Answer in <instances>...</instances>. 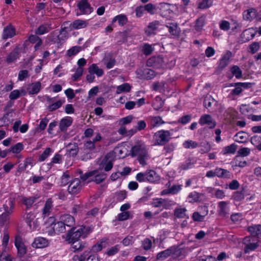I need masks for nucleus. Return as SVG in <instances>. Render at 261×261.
Instances as JSON below:
<instances>
[{
    "instance_id": "19",
    "label": "nucleus",
    "mask_w": 261,
    "mask_h": 261,
    "mask_svg": "<svg viewBox=\"0 0 261 261\" xmlns=\"http://www.w3.org/2000/svg\"><path fill=\"white\" fill-rule=\"evenodd\" d=\"M53 202L51 198L47 199L45 201L42 208V215L43 217H47L50 214L53 206Z\"/></svg>"
},
{
    "instance_id": "42",
    "label": "nucleus",
    "mask_w": 261,
    "mask_h": 261,
    "mask_svg": "<svg viewBox=\"0 0 261 261\" xmlns=\"http://www.w3.org/2000/svg\"><path fill=\"white\" fill-rule=\"evenodd\" d=\"M19 58V53L17 49H14L7 56L6 61L8 63H11L17 60Z\"/></svg>"
},
{
    "instance_id": "11",
    "label": "nucleus",
    "mask_w": 261,
    "mask_h": 261,
    "mask_svg": "<svg viewBox=\"0 0 261 261\" xmlns=\"http://www.w3.org/2000/svg\"><path fill=\"white\" fill-rule=\"evenodd\" d=\"M256 33H257L259 35H261V30L260 28L258 31H256V29L252 28H249L243 31L242 34V38L245 41H249L254 38Z\"/></svg>"
},
{
    "instance_id": "49",
    "label": "nucleus",
    "mask_w": 261,
    "mask_h": 261,
    "mask_svg": "<svg viewBox=\"0 0 261 261\" xmlns=\"http://www.w3.org/2000/svg\"><path fill=\"white\" fill-rule=\"evenodd\" d=\"M251 142L259 150H261V137L258 135H254L251 138Z\"/></svg>"
},
{
    "instance_id": "45",
    "label": "nucleus",
    "mask_w": 261,
    "mask_h": 261,
    "mask_svg": "<svg viewBox=\"0 0 261 261\" xmlns=\"http://www.w3.org/2000/svg\"><path fill=\"white\" fill-rule=\"evenodd\" d=\"M115 153L111 151L105 156L101 163H112L115 161Z\"/></svg>"
},
{
    "instance_id": "62",
    "label": "nucleus",
    "mask_w": 261,
    "mask_h": 261,
    "mask_svg": "<svg viewBox=\"0 0 261 261\" xmlns=\"http://www.w3.org/2000/svg\"><path fill=\"white\" fill-rule=\"evenodd\" d=\"M113 21H118V22L120 25H123L127 22V18L124 15H118L114 18Z\"/></svg>"
},
{
    "instance_id": "12",
    "label": "nucleus",
    "mask_w": 261,
    "mask_h": 261,
    "mask_svg": "<svg viewBox=\"0 0 261 261\" xmlns=\"http://www.w3.org/2000/svg\"><path fill=\"white\" fill-rule=\"evenodd\" d=\"M131 145L129 143H125L115 149V151L118 153L120 158L130 155V150H129Z\"/></svg>"
},
{
    "instance_id": "37",
    "label": "nucleus",
    "mask_w": 261,
    "mask_h": 261,
    "mask_svg": "<svg viewBox=\"0 0 261 261\" xmlns=\"http://www.w3.org/2000/svg\"><path fill=\"white\" fill-rule=\"evenodd\" d=\"M166 84L164 81L155 82L152 85V89L160 92H164L166 88Z\"/></svg>"
},
{
    "instance_id": "39",
    "label": "nucleus",
    "mask_w": 261,
    "mask_h": 261,
    "mask_svg": "<svg viewBox=\"0 0 261 261\" xmlns=\"http://www.w3.org/2000/svg\"><path fill=\"white\" fill-rule=\"evenodd\" d=\"M25 95V91L24 90H14L11 92L9 94V98L10 100H15L19 97H20L21 95Z\"/></svg>"
},
{
    "instance_id": "6",
    "label": "nucleus",
    "mask_w": 261,
    "mask_h": 261,
    "mask_svg": "<svg viewBox=\"0 0 261 261\" xmlns=\"http://www.w3.org/2000/svg\"><path fill=\"white\" fill-rule=\"evenodd\" d=\"M146 64L148 67H152L155 69L164 68L165 64L162 57H152L149 58L146 62Z\"/></svg>"
},
{
    "instance_id": "18",
    "label": "nucleus",
    "mask_w": 261,
    "mask_h": 261,
    "mask_svg": "<svg viewBox=\"0 0 261 261\" xmlns=\"http://www.w3.org/2000/svg\"><path fill=\"white\" fill-rule=\"evenodd\" d=\"M41 87V83L38 81L30 84L27 88V91L30 95L37 94L39 92Z\"/></svg>"
},
{
    "instance_id": "53",
    "label": "nucleus",
    "mask_w": 261,
    "mask_h": 261,
    "mask_svg": "<svg viewBox=\"0 0 261 261\" xmlns=\"http://www.w3.org/2000/svg\"><path fill=\"white\" fill-rule=\"evenodd\" d=\"M175 204V202L170 199H163L162 203V207L166 210H170L172 207Z\"/></svg>"
},
{
    "instance_id": "4",
    "label": "nucleus",
    "mask_w": 261,
    "mask_h": 261,
    "mask_svg": "<svg viewBox=\"0 0 261 261\" xmlns=\"http://www.w3.org/2000/svg\"><path fill=\"white\" fill-rule=\"evenodd\" d=\"M76 15H89L93 11V8L87 0H81L77 5Z\"/></svg>"
},
{
    "instance_id": "27",
    "label": "nucleus",
    "mask_w": 261,
    "mask_h": 261,
    "mask_svg": "<svg viewBox=\"0 0 261 261\" xmlns=\"http://www.w3.org/2000/svg\"><path fill=\"white\" fill-rule=\"evenodd\" d=\"M232 56V53L230 51H227L224 55H223L219 60V66L221 68L226 67L228 64L229 60Z\"/></svg>"
},
{
    "instance_id": "29",
    "label": "nucleus",
    "mask_w": 261,
    "mask_h": 261,
    "mask_svg": "<svg viewBox=\"0 0 261 261\" xmlns=\"http://www.w3.org/2000/svg\"><path fill=\"white\" fill-rule=\"evenodd\" d=\"M51 29V24L48 23H44L40 25L35 31L37 35H42L48 33Z\"/></svg>"
},
{
    "instance_id": "48",
    "label": "nucleus",
    "mask_w": 261,
    "mask_h": 261,
    "mask_svg": "<svg viewBox=\"0 0 261 261\" xmlns=\"http://www.w3.org/2000/svg\"><path fill=\"white\" fill-rule=\"evenodd\" d=\"M186 208L177 207L174 210V216L177 218H184L186 217Z\"/></svg>"
},
{
    "instance_id": "58",
    "label": "nucleus",
    "mask_w": 261,
    "mask_h": 261,
    "mask_svg": "<svg viewBox=\"0 0 261 261\" xmlns=\"http://www.w3.org/2000/svg\"><path fill=\"white\" fill-rule=\"evenodd\" d=\"M78 149L79 148L76 144H70L68 147V151L70 155L74 156L77 154Z\"/></svg>"
},
{
    "instance_id": "61",
    "label": "nucleus",
    "mask_w": 261,
    "mask_h": 261,
    "mask_svg": "<svg viewBox=\"0 0 261 261\" xmlns=\"http://www.w3.org/2000/svg\"><path fill=\"white\" fill-rule=\"evenodd\" d=\"M81 50V47L79 46H73L68 49L67 51V55L68 57H71L76 55Z\"/></svg>"
},
{
    "instance_id": "16",
    "label": "nucleus",
    "mask_w": 261,
    "mask_h": 261,
    "mask_svg": "<svg viewBox=\"0 0 261 261\" xmlns=\"http://www.w3.org/2000/svg\"><path fill=\"white\" fill-rule=\"evenodd\" d=\"M48 245V241L43 237H38L34 239L32 243V246L36 248H42L46 247Z\"/></svg>"
},
{
    "instance_id": "23",
    "label": "nucleus",
    "mask_w": 261,
    "mask_h": 261,
    "mask_svg": "<svg viewBox=\"0 0 261 261\" xmlns=\"http://www.w3.org/2000/svg\"><path fill=\"white\" fill-rule=\"evenodd\" d=\"M65 239L69 243H74L78 241L80 239L72 227L65 234Z\"/></svg>"
},
{
    "instance_id": "28",
    "label": "nucleus",
    "mask_w": 261,
    "mask_h": 261,
    "mask_svg": "<svg viewBox=\"0 0 261 261\" xmlns=\"http://www.w3.org/2000/svg\"><path fill=\"white\" fill-rule=\"evenodd\" d=\"M149 121L150 124L152 127H158L165 123V122L160 116L150 117Z\"/></svg>"
},
{
    "instance_id": "64",
    "label": "nucleus",
    "mask_w": 261,
    "mask_h": 261,
    "mask_svg": "<svg viewBox=\"0 0 261 261\" xmlns=\"http://www.w3.org/2000/svg\"><path fill=\"white\" fill-rule=\"evenodd\" d=\"M89 253L90 251L86 250L80 256L79 255H74L72 259L74 261H85L86 257L88 256Z\"/></svg>"
},
{
    "instance_id": "50",
    "label": "nucleus",
    "mask_w": 261,
    "mask_h": 261,
    "mask_svg": "<svg viewBox=\"0 0 261 261\" xmlns=\"http://www.w3.org/2000/svg\"><path fill=\"white\" fill-rule=\"evenodd\" d=\"M205 23V17L203 16H201L198 18L195 23V29L197 32H199L202 30L204 25Z\"/></svg>"
},
{
    "instance_id": "41",
    "label": "nucleus",
    "mask_w": 261,
    "mask_h": 261,
    "mask_svg": "<svg viewBox=\"0 0 261 261\" xmlns=\"http://www.w3.org/2000/svg\"><path fill=\"white\" fill-rule=\"evenodd\" d=\"M215 174L216 176L218 177L230 178V174L229 172L226 170L221 168L216 169Z\"/></svg>"
},
{
    "instance_id": "13",
    "label": "nucleus",
    "mask_w": 261,
    "mask_h": 261,
    "mask_svg": "<svg viewBox=\"0 0 261 261\" xmlns=\"http://www.w3.org/2000/svg\"><path fill=\"white\" fill-rule=\"evenodd\" d=\"M81 189V181L79 178H75L69 184L68 192L72 194L78 193Z\"/></svg>"
},
{
    "instance_id": "32",
    "label": "nucleus",
    "mask_w": 261,
    "mask_h": 261,
    "mask_svg": "<svg viewBox=\"0 0 261 261\" xmlns=\"http://www.w3.org/2000/svg\"><path fill=\"white\" fill-rule=\"evenodd\" d=\"M170 248L171 249V256H172L173 259L180 260L182 258V250L180 248L175 246H172Z\"/></svg>"
},
{
    "instance_id": "51",
    "label": "nucleus",
    "mask_w": 261,
    "mask_h": 261,
    "mask_svg": "<svg viewBox=\"0 0 261 261\" xmlns=\"http://www.w3.org/2000/svg\"><path fill=\"white\" fill-rule=\"evenodd\" d=\"M53 151L50 148H46L42 152V153L39 156L38 161H44L53 153Z\"/></svg>"
},
{
    "instance_id": "54",
    "label": "nucleus",
    "mask_w": 261,
    "mask_h": 261,
    "mask_svg": "<svg viewBox=\"0 0 261 261\" xmlns=\"http://www.w3.org/2000/svg\"><path fill=\"white\" fill-rule=\"evenodd\" d=\"M183 146L185 148L187 149H194L198 147V143L192 140H187L185 141L182 144Z\"/></svg>"
},
{
    "instance_id": "55",
    "label": "nucleus",
    "mask_w": 261,
    "mask_h": 261,
    "mask_svg": "<svg viewBox=\"0 0 261 261\" xmlns=\"http://www.w3.org/2000/svg\"><path fill=\"white\" fill-rule=\"evenodd\" d=\"M23 149V145L21 143H17L11 147L9 151L13 153H18Z\"/></svg>"
},
{
    "instance_id": "10",
    "label": "nucleus",
    "mask_w": 261,
    "mask_h": 261,
    "mask_svg": "<svg viewBox=\"0 0 261 261\" xmlns=\"http://www.w3.org/2000/svg\"><path fill=\"white\" fill-rule=\"evenodd\" d=\"M79 239L85 238L92 231L91 227L81 225L77 227H73Z\"/></svg>"
},
{
    "instance_id": "15",
    "label": "nucleus",
    "mask_w": 261,
    "mask_h": 261,
    "mask_svg": "<svg viewBox=\"0 0 261 261\" xmlns=\"http://www.w3.org/2000/svg\"><path fill=\"white\" fill-rule=\"evenodd\" d=\"M15 245L17 249L18 253L20 256H23L25 254L26 248L20 237H16L15 238Z\"/></svg>"
},
{
    "instance_id": "22",
    "label": "nucleus",
    "mask_w": 261,
    "mask_h": 261,
    "mask_svg": "<svg viewBox=\"0 0 261 261\" xmlns=\"http://www.w3.org/2000/svg\"><path fill=\"white\" fill-rule=\"evenodd\" d=\"M141 70H137L136 71L137 74L139 76V77L141 79H146L147 80L152 79L155 76V72L151 69H145L143 71V74H140V72H141Z\"/></svg>"
},
{
    "instance_id": "24",
    "label": "nucleus",
    "mask_w": 261,
    "mask_h": 261,
    "mask_svg": "<svg viewBox=\"0 0 261 261\" xmlns=\"http://www.w3.org/2000/svg\"><path fill=\"white\" fill-rule=\"evenodd\" d=\"M72 123V119L70 117H66L62 118L60 121L59 127L62 132H65Z\"/></svg>"
},
{
    "instance_id": "31",
    "label": "nucleus",
    "mask_w": 261,
    "mask_h": 261,
    "mask_svg": "<svg viewBox=\"0 0 261 261\" xmlns=\"http://www.w3.org/2000/svg\"><path fill=\"white\" fill-rule=\"evenodd\" d=\"M173 8V5L168 3H162L160 4V9L163 14L165 15H169L172 13Z\"/></svg>"
},
{
    "instance_id": "30",
    "label": "nucleus",
    "mask_w": 261,
    "mask_h": 261,
    "mask_svg": "<svg viewBox=\"0 0 261 261\" xmlns=\"http://www.w3.org/2000/svg\"><path fill=\"white\" fill-rule=\"evenodd\" d=\"M146 178L147 181L151 182L158 181L160 179L159 176L156 173V172L152 170H147L146 171Z\"/></svg>"
},
{
    "instance_id": "33",
    "label": "nucleus",
    "mask_w": 261,
    "mask_h": 261,
    "mask_svg": "<svg viewBox=\"0 0 261 261\" xmlns=\"http://www.w3.org/2000/svg\"><path fill=\"white\" fill-rule=\"evenodd\" d=\"M132 89V86L127 83H123L119 86H117L116 93L117 94L122 93L129 92Z\"/></svg>"
},
{
    "instance_id": "14",
    "label": "nucleus",
    "mask_w": 261,
    "mask_h": 261,
    "mask_svg": "<svg viewBox=\"0 0 261 261\" xmlns=\"http://www.w3.org/2000/svg\"><path fill=\"white\" fill-rule=\"evenodd\" d=\"M161 26V24L159 21H152L148 24L146 30V33L149 35L155 34Z\"/></svg>"
},
{
    "instance_id": "43",
    "label": "nucleus",
    "mask_w": 261,
    "mask_h": 261,
    "mask_svg": "<svg viewBox=\"0 0 261 261\" xmlns=\"http://www.w3.org/2000/svg\"><path fill=\"white\" fill-rule=\"evenodd\" d=\"M171 256L170 248L158 253L156 255V259L163 260Z\"/></svg>"
},
{
    "instance_id": "38",
    "label": "nucleus",
    "mask_w": 261,
    "mask_h": 261,
    "mask_svg": "<svg viewBox=\"0 0 261 261\" xmlns=\"http://www.w3.org/2000/svg\"><path fill=\"white\" fill-rule=\"evenodd\" d=\"M248 231L253 237H257L261 233L260 226L255 225L248 227Z\"/></svg>"
},
{
    "instance_id": "25",
    "label": "nucleus",
    "mask_w": 261,
    "mask_h": 261,
    "mask_svg": "<svg viewBox=\"0 0 261 261\" xmlns=\"http://www.w3.org/2000/svg\"><path fill=\"white\" fill-rule=\"evenodd\" d=\"M60 219L65 226L71 227L74 225V218L70 215H63L60 217Z\"/></svg>"
},
{
    "instance_id": "52",
    "label": "nucleus",
    "mask_w": 261,
    "mask_h": 261,
    "mask_svg": "<svg viewBox=\"0 0 261 261\" xmlns=\"http://www.w3.org/2000/svg\"><path fill=\"white\" fill-rule=\"evenodd\" d=\"M36 198L34 197H23L22 198V202L27 208L30 207L35 202Z\"/></svg>"
},
{
    "instance_id": "59",
    "label": "nucleus",
    "mask_w": 261,
    "mask_h": 261,
    "mask_svg": "<svg viewBox=\"0 0 261 261\" xmlns=\"http://www.w3.org/2000/svg\"><path fill=\"white\" fill-rule=\"evenodd\" d=\"M167 28L171 35L174 36H177L179 34V30L177 25L171 24L170 25H167Z\"/></svg>"
},
{
    "instance_id": "21",
    "label": "nucleus",
    "mask_w": 261,
    "mask_h": 261,
    "mask_svg": "<svg viewBox=\"0 0 261 261\" xmlns=\"http://www.w3.org/2000/svg\"><path fill=\"white\" fill-rule=\"evenodd\" d=\"M15 35V29L14 27L11 24L8 25L4 29L3 33V38L7 39L11 38Z\"/></svg>"
},
{
    "instance_id": "1",
    "label": "nucleus",
    "mask_w": 261,
    "mask_h": 261,
    "mask_svg": "<svg viewBox=\"0 0 261 261\" xmlns=\"http://www.w3.org/2000/svg\"><path fill=\"white\" fill-rule=\"evenodd\" d=\"M130 155L137 156L139 163H145L148 158L146 147L143 143H138L131 147Z\"/></svg>"
},
{
    "instance_id": "5",
    "label": "nucleus",
    "mask_w": 261,
    "mask_h": 261,
    "mask_svg": "<svg viewBox=\"0 0 261 261\" xmlns=\"http://www.w3.org/2000/svg\"><path fill=\"white\" fill-rule=\"evenodd\" d=\"M14 205L13 201L11 199L7 201L6 204H4V207L5 212L0 217V221L3 224L8 220V217L12 213Z\"/></svg>"
},
{
    "instance_id": "26",
    "label": "nucleus",
    "mask_w": 261,
    "mask_h": 261,
    "mask_svg": "<svg viewBox=\"0 0 261 261\" xmlns=\"http://www.w3.org/2000/svg\"><path fill=\"white\" fill-rule=\"evenodd\" d=\"M88 72L96 74L97 77H101L104 74L102 69L99 68L96 64H91L88 68Z\"/></svg>"
},
{
    "instance_id": "7",
    "label": "nucleus",
    "mask_w": 261,
    "mask_h": 261,
    "mask_svg": "<svg viewBox=\"0 0 261 261\" xmlns=\"http://www.w3.org/2000/svg\"><path fill=\"white\" fill-rule=\"evenodd\" d=\"M198 123L201 126L207 125L211 129L214 128L216 126V121L209 114L202 115L200 117Z\"/></svg>"
},
{
    "instance_id": "34",
    "label": "nucleus",
    "mask_w": 261,
    "mask_h": 261,
    "mask_svg": "<svg viewBox=\"0 0 261 261\" xmlns=\"http://www.w3.org/2000/svg\"><path fill=\"white\" fill-rule=\"evenodd\" d=\"M87 25V22L86 20L82 19H76L73 21L71 24V27L75 30H79L85 28Z\"/></svg>"
},
{
    "instance_id": "8",
    "label": "nucleus",
    "mask_w": 261,
    "mask_h": 261,
    "mask_svg": "<svg viewBox=\"0 0 261 261\" xmlns=\"http://www.w3.org/2000/svg\"><path fill=\"white\" fill-rule=\"evenodd\" d=\"M217 213L221 217H226L229 214V202L225 201H219L217 204Z\"/></svg>"
},
{
    "instance_id": "20",
    "label": "nucleus",
    "mask_w": 261,
    "mask_h": 261,
    "mask_svg": "<svg viewBox=\"0 0 261 261\" xmlns=\"http://www.w3.org/2000/svg\"><path fill=\"white\" fill-rule=\"evenodd\" d=\"M248 83H237L234 84L236 88L232 89L229 95H239L242 92V88H247L248 87Z\"/></svg>"
},
{
    "instance_id": "35",
    "label": "nucleus",
    "mask_w": 261,
    "mask_h": 261,
    "mask_svg": "<svg viewBox=\"0 0 261 261\" xmlns=\"http://www.w3.org/2000/svg\"><path fill=\"white\" fill-rule=\"evenodd\" d=\"M208 192L214 194L215 197L219 199H222L225 197L224 191L219 189L210 188Z\"/></svg>"
},
{
    "instance_id": "46",
    "label": "nucleus",
    "mask_w": 261,
    "mask_h": 261,
    "mask_svg": "<svg viewBox=\"0 0 261 261\" xmlns=\"http://www.w3.org/2000/svg\"><path fill=\"white\" fill-rule=\"evenodd\" d=\"M66 226L60 219V221L55 223L53 226V229L55 231L57 232H63L65 231Z\"/></svg>"
},
{
    "instance_id": "56",
    "label": "nucleus",
    "mask_w": 261,
    "mask_h": 261,
    "mask_svg": "<svg viewBox=\"0 0 261 261\" xmlns=\"http://www.w3.org/2000/svg\"><path fill=\"white\" fill-rule=\"evenodd\" d=\"M212 0H198V7L200 9H206L212 6Z\"/></svg>"
},
{
    "instance_id": "57",
    "label": "nucleus",
    "mask_w": 261,
    "mask_h": 261,
    "mask_svg": "<svg viewBox=\"0 0 261 261\" xmlns=\"http://www.w3.org/2000/svg\"><path fill=\"white\" fill-rule=\"evenodd\" d=\"M230 71L232 74L238 79H240L242 76V71L238 66H232Z\"/></svg>"
},
{
    "instance_id": "2",
    "label": "nucleus",
    "mask_w": 261,
    "mask_h": 261,
    "mask_svg": "<svg viewBox=\"0 0 261 261\" xmlns=\"http://www.w3.org/2000/svg\"><path fill=\"white\" fill-rule=\"evenodd\" d=\"M172 134L167 130H160L154 133L153 136L154 144L155 145H164L171 138Z\"/></svg>"
},
{
    "instance_id": "60",
    "label": "nucleus",
    "mask_w": 261,
    "mask_h": 261,
    "mask_svg": "<svg viewBox=\"0 0 261 261\" xmlns=\"http://www.w3.org/2000/svg\"><path fill=\"white\" fill-rule=\"evenodd\" d=\"M30 76L29 71L27 70H21L18 74V81H23Z\"/></svg>"
},
{
    "instance_id": "3",
    "label": "nucleus",
    "mask_w": 261,
    "mask_h": 261,
    "mask_svg": "<svg viewBox=\"0 0 261 261\" xmlns=\"http://www.w3.org/2000/svg\"><path fill=\"white\" fill-rule=\"evenodd\" d=\"M106 177L107 174L103 172L102 169L86 172L84 175L81 176V178L83 180H86L90 178V180L94 181L97 184L102 182Z\"/></svg>"
},
{
    "instance_id": "63",
    "label": "nucleus",
    "mask_w": 261,
    "mask_h": 261,
    "mask_svg": "<svg viewBox=\"0 0 261 261\" xmlns=\"http://www.w3.org/2000/svg\"><path fill=\"white\" fill-rule=\"evenodd\" d=\"M215 99L212 97V96L208 95L205 97L203 101V105L205 108L208 109L210 108L212 103L214 102Z\"/></svg>"
},
{
    "instance_id": "36",
    "label": "nucleus",
    "mask_w": 261,
    "mask_h": 261,
    "mask_svg": "<svg viewBox=\"0 0 261 261\" xmlns=\"http://www.w3.org/2000/svg\"><path fill=\"white\" fill-rule=\"evenodd\" d=\"M202 195L197 192L194 191L190 193L187 197V200L190 203L198 202Z\"/></svg>"
},
{
    "instance_id": "17",
    "label": "nucleus",
    "mask_w": 261,
    "mask_h": 261,
    "mask_svg": "<svg viewBox=\"0 0 261 261\" xmlns=\"http://www.w3.org/2000/svg\"><path fill=\"white\" fill-rule=\"evenodd\" d=\"M182 189L181 185H174L167 189H165L161 192V195L172 194L174 195L179 193Z\"/></svg>"
},
{
    "instance_id": "44",
    "label": "nucleus",
    "mask_w": 261,
    "mask_h": 261,
    "mask_svg": "<svg viewBox=\"0 0 261 261\" xmlns=\"http://www.w3.org/2000/svg\"><path fill=\"white\" fill-rule=\"evenodd\" d=\"M164 105V101L160 96H156L152 102V107L154 110H159Z\"/></svg>"
},
{
    "instance_id": "47",
    "label": "nucleus",
    "mask_w": 261,
    "mask_h": 261,
    "mask_svg": "<svg viewBox=\"0 0 261 261\" xmlns=\"http://www.w3.org/2000/svg\"><path fill=\"white\" fill-rule=\"evenodd\" d=\"M237 146L233 143L230 145L224 147L222 149L223 154H233L237 150Z\"/></svg>"
},
{
    "instance_id": "9",
    "label": "nucleus",
    "mask_w": 261,
    "mask_h": 261,
    "mask_svg": "<svg viewBox=\"0 0 261 261\" xmlns=\"http://www.w3.org/2000/svg\"><path fill=\"white\" fill-rule=\"evenodd\" d=\"M258 17V13L255 8H249L243 12V17L245 20L251 21L256 20Z\"/></svg>"
},
{
    "instance_id": "40",
    "label": "nucleus",
    "mask_w": 261,
    "mask_h": 261,
    "mask_svg": "<svg viewBox=\"0 0 261 261\" xmlns=\"http://www.w3.org/2000/svg\"><path fill=\"white\" fill-rule=\"evenodd\" d=\"M71 249L74 252L81 251L85 247L86 243L83 242H74L72 243Z\"/></svg>"
}]
</instances>
